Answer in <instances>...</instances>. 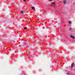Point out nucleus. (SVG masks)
Instances as JSON below:
<instances>
[{"label":"nucleus","mask_w":75,"mask_h":75,"mask_svg":"<svg viewBox=\"0 0 75 75\" xmlns=\"http://www.w3.org/2000/svg\"><path fill=\"white\" fill-rule=\"evenodd\" d=\"M67 74L68 75H69V73H67Z\"/></svg>","instance_id":"obj_13"},{"label":"nucleus","mask_w":75,"mask_h":75,"mask_svg":"<svg viewBox=\"0 0 75 75\" xmlns=\"http://www.w3.org/2000/svg\"><path fill=\"white\" fill-rule=\"evenodd\" d=\"M59 66V67H61V65H60Z\"/></svg>","instance_id":"obj_16"},{"label":"nucleus","mask_w":75,"mask_h":75,"mask_svg":"<svg viewBox=\"0 0 75 75\" xmlns=\"http://www.w3.org/2000/svg\"><path fill=\"white\" fill-rule=\"evenodd\" d=\"M69 30H70V31H71V30H72V28H69Z\"/></svg>","instance_id":"obj_9"},{"label":"nucleus","mask_w":75,"mask_h":75,"mask_svg":"<svg viewBox=\"0 0 75 75\" xmlns=\"http://www.w3.org/2000/svg\"><path fill=\"white\" fill-rule=\"evenodd\" d=\"M23 44H24V45H28V43H27V44L25 43H23Z\"/></svg>","instance_id":"obj_8"},{"label":"nucleus","mask_w":75,"mask_h":75,"mask_svg":"<svg viewBox=\"0 0 75 75\" xmlns=\"http://www.w3.org/2000/svg\"><path fill=\"white\" fill-rule=\"evenodd\" d=\"M24 13V11H21V14H23Z\"/></svg>","instance_id":"obj_3"},{"label":"nucleus","mask_w":75,"mask_h":75,"mask_svg":"<svg viewBox=\"0 0 75 75\" xmlns=\"http://www.w3.org/2000/svg\"><path fill=\"white\" fill-rule=\"evenodd\" d=\"M73 67H74V66H73V65H72V64H71V67L72 68H73Z\"/></svg>","instance_id":"obj_7"},{"label":"nucleus","mask_w":75,"mask_h":75,"mask_svg":"<svg viewBox=\"0 0 75 75\" xmlns=\"http://www.w3.org/2000/svg\"><path fill=\"white\" fill-rule=\"evenodd\" d=\"M74 64V63H73L71 64Z\"/></svg>","instance_id":"obj_15"},{"label":"nucleus","mask_w":75,"mask_h":75,"mask_svg":"<svg viewBox=\"0 0 75 75\" xmlns=\"http://www.w3.org/2000/svg\"><path fill=\"white\" fill-rule=\"evenodd\" d=\"M27 0H23V1H27Z\"/></svg>","instance_id":"obj_11"},{"label":"nucleus","mask_w":75,"mask_h":75,"mask_svg":"<svg viewBox=\"0 0 75 75\" xmlns=\"http://www.w3.org/2000/svg\"><path fill=\"white\" fill-rule=\"evenodd\" d=\"M24 29H25V30H27V28L25 27H24Z\"/></svg>","instance_id":"obj_10"},{"label":"nucleus","mask_w":75,"mask_h":75,"mask_svg":"<svg viewBox=\"0 0 75 75\" xmlns=\"http://www.w3.org/2000/svg\"><path fill=\"white\" fill-rule=\"evenodd\" d=\"M57 1H59V0H57Z\"/></svg>","instance_id":"obj_14"},{"label":"nucleus","mask_w":75,"mask_h":75,"mask_svg":"<svg viewBox=\"0 0 75 75\" xmlns=\"http://www.w3.org/2000/svg\"><path fill=\"white\" fill-rule=\"evenodd\" d=\"M51 6L52 7H55V4L54 3H53L51 4V5L50 6V7H51Z\"/></svg>","instance_id":"obj_1"},{"label":"nucleus","mask_w":75,"mask_h":75,"mask_svg":"<svg viewBox=\"0 0 75 75\" xmlns=\"http://www.w3.org/2000/svg\"><path fill=\"white\" fill-rule=\"evenodd\" d=\"M69 24H71V22L70 21H69L68 22Z\"/></svg>","instance_id":"obj_5"},{"label":"nucleus","mask_w":75,"mask_h":75,"mask_svg":"<svg viewBox=\"0 0 75 75\" xmlns=\"http://www.w3.org/2000/svg\"><path fill=\"white\" fill-rule=\"evenodd\" d=\"M32 10H34V9H35V8H34V7L32 6Z\"/></svg>","instance_id":"obj_6"},{"label":"nucleus","mask_w":75,"mask_h":75,"mask_svg":"<svg viewBox=\"0 0 75 75\" xmlns=\"http://www.w3.org/2000/svg\"><path fill=\"white\" fill-rule=\"evenodd\" d=\"M70 37L72 39H74L75 38V37L72 35H70Z\"/></svg>","instance_id":"obj_2"},{"label":"nucleus","mask_w":75,"mask_h":75,"mask_svg":"<svg viewBox=\"0 0 75 75\" xmlns=\"http://www.w3.org/2000/svg\"><path fill=\"white\" fill-rule=\"evenodd\" d=\"M63 3L64 4H66V0H64L63 1Z\"/></svg>","instance_id":"obj_4"},{"label":"nucleus","mask_w":75,"mask_h":75,"mask_svg":"<svg viewBox=\"0 0 75 75\" xmlns=\"http://www.w3.org/2000/svg\"><path fill=\"white\" fill-rule=\"evenodd\" d=\"M49 1H52V0H49Z\"/></svg>","instance_id":"obj_12"}]
</instances>
